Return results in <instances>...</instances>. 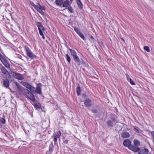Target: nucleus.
<instances>
[{
    "label": "nucleus",
    "instance_id": "4c0bfd02",
    "mask_svg": "<svg viewBox=\"0 0 154 154\" xmlns=\"http://www.w3.org/2000/svg\"><path fill=\"white\" fill-rule=\"evenodd\" d=\"M151 133L153 139L154 140L153 142H154V131H152Z\"/></svg>",
    "mask_w": 154,
    "mask_h": 154
},
{
    "label": "nucleus",
    "instance_id": "f03ea898",
    "mask_svg": "<svg viewBox=\"0 0 154 154\" xmlns=\"http://www.w3.org/2000/svg\"><path fill=\"white\" fill-rule=\"evenodd\" d=\"M24 49L27 56L30 58L33 59L36 58V56L32 52L28 46H24Z\"/></svg>",
    "mask_w": 154,
    "mask_h": 154
},
{
    "label": "nucleus",
    "instance_id": "c756f323",
    "mask_svg": "<svg viewBox=\"0 0 154 154\" xmlns=\"http://www.w3.org/2000/svg\"><path fill=\"white\" fill-rule=\"evenodd\" d=\"M143 48L144 50H146L147 52H150V49L149 47L147 46H145Z\"/></svg>",
    "mask_w": 154,
    "mask_h": 154
},
{
    "label": "nucleus",
    "instance_id": "4468645a",
    "mask_svg": "<svg viewBox=\"0 0 154 154\" xmlns=\"http://www.w3.org/2000/svg\"><path fill=\"white\" fill-rule=\"evenodd\" d=\"M1 70L2 72L4 75H5L6 76L7 75H8L10 77L11 76L10 74L9 73L5 67H2L1 68Z\"/></svg>",
    "mask_w": 154,
    "mask_h": 154
},
{
    "label": "nucleus",
    "instance_id": "e433bc0d",
    "mask_svg": "<svg viewBox=\"0 0 154 154\" xmlns=\"http://www.w3.org/2000/svg\"><path fill=\"white\" fill-rule=\"evenodd\" d=\"M69 140H63V143H66L67 144L68 143Z\"/></svg>",
    "mask_w": 154,
    "mask_h": 154
},
{
    "label": "nucleus",
    "instance_id": "9b49d317",
    "mask_svg": "<svg viewBox=\"0 0 154 154\" xmlns=\"http://www.w3.org/2000/svg\"><path fill=\"white\" fill-rule=\"evenodd\" d=\"M41 84L39 83L37 85L35 92L37 94H41L42 93L41 91Z\"/></svg>",
    "mask_w": 154,
    "mask_h": 154
},
{
    "label": "nucleus",
    "instance_id": "a19ab883",
    "mask_svg": "<svg viewBox=\"0 0 154 154\" xmlns=\"http://www.w3.org/2000/svg\"><path fill=\"white\" fill-rule=\"evenodd\" d=\"M121 40L123 41V42H125V40H124L123 38H121Z\"/></svg>",
    "mask_w": 154,
    "mask_h": 154
},
{
    "label": "nucleus",
    "instance_id": "5701e85b",
    "mask_svg": "<svg viewBox=\"0 0 154 154\" xmlns=\"http://www.w3.org/2000/svg\"><path fill=\"white\" fill-rule=\"evenodd\" d=\"M107 125L109 127H112L113 126V123L111 120H109L107 122Z\"/></svg>",
    "mask_w": 154,
    "mask_h": 154
},
{
    "label": "nucleus",
    "instance_id": "1a4fd4ad",
    "mask_svg": "<svg viewBox=\"0 0 154 154\" xmlns=\"http://www.w3.org/2000/svg\"><path fill=\"white\" fill-rule=\"evenodd\" d=\"M91 102V100L90 99L88 98L86 99L85 100L84 102V103L86 107H87L88 108H89L92 105Z\"/></svg>",
    "mask_w": 154,
    "mask_h": 154
},
{
    "label": "nucleus",
    "instance_id": "6ab92c4d",
    "mask_svg": "<svg viewBox=\"0 0 154 154\" xmlns=\"http://www.w3.org/2000/svg\"><path fill=\"white\" fill-rule=\"evenodd\" d=\"M63 1V0H56L55 3L57 6L60 7L62 5Z\"/></svg>",
    "mask_w": 154,
    "mask_h": 154
},
{
    "label": "nucleus",
    "instance_id": "79ce46f5",
    "mask_svg": "<svg viewBox=\"0 0 154 154\" xmlns=\"http://www.w3.org/2000/svg\"><path fill=\"white\" fill-rule=\"evenodd\" d=\"M70 1L72 2V0H70Z\"/></svg>",
    "mask_w": 154,
    "mask_h": 154
},
{
    "label": "nucleus",
    "instance_id": "7ed1b4c3",
    "mask_svg": "<svg viewBox=\"0 0 154 154\" xmlns=\"http://www.w3.org/2000/svg\"><path fill=\"white\" fill-rule=\"evenodd\" d=\"M36 25L38 27L40 35L42 36V38L44 39L45 38L43 32H44L45 28L43 26L41 22H37Z\"/></svg>",
    "mask_w": 154,
    "mask_h": 154
},
{
    "label": "nucleus",
    "instance_id": "2eb2a0df",
    "mask_svg": "<svg viewBox=\"0 0 154 154\" xmlns=\"http://www.w3.org/2000/svg\"><path fill=\"white\" fill-rule=\"evenodd\" d=\"M121 137L123 138H128L130 137V135L128 132H123L121 134Z\"/></svg>",
    "mask_w": 154,
    "mask_h": 154
},
{
    "label": "nucleus",
    "instance_id": "423d86ee",
    "mask_svg": "<svg viewBox=\"0 0 154 154\" xmlns=\"http://www.w3.org/2000/svg\"><path fill=\"white\" fill-rule=\"evenodd\" d=\"M21 84L26 88L30 90L31 91H35V88L32 86L29 83L24 82H21Z\"/></svg>",
    "mask_w": 154,
    "mask_h": 154
},
{
    "label": "nucleus",
    "instance_id": "f8f14e48",
    "mask_svg": "<svg viewBox=\"0 0 154 154\" xmlns=\"http://www.w3.org/2000/svg\"><path fill=\"white\" fill-rule=\"evenodd\" d=\"M3 86L6 88H9L10 85V82L7 79H5L2 82Z\"/></svg>",
    "mask_w": 154,
    "mask_h": 154
},
{
    "label": "nucleus",
    "instance_id": "412c9836",
    "mask_svg": "<svg viewBox=\"0 0 154 154\" xmlns=\"http://www.w3.org/2000/svg\"><path fill=\"white\" fill-rule=\"evenodd\" d=\"M149 150L147 148H145L140 151V154H151L150 153L148 154Z\"/></svg>",
    "mask_w": 154,
    "mask_h": 154
},
{
    "label": "nucleus",
    "instance_id": "4be33fe9",
    "mask_svg": "<svg viewBox=\"0 0 154 154\" xmlns=\"http://www.w3.org/2000/svg\"><path fill=\"white\" fill-rule=\"evenodd\" d=\"M76 91L78 96L80 95L82 90L81 87L79 86L77 87Z\"/></svg>",
    "mask_w": 154,
    "mask_h": 154
},
{
    "label": "nucleus",
    "instance_id": "72a5a7b5",
    "mask_svg": "<svg viewBox=\"0 0 154 154\" xmlns=\"http://www.w3.org/2000/svg\"><path fill=\"white\" fill-rule=\"evenodd\" d=\"M30 3L31 4V5L33 6L34 8L35 9V8H36V5H35L33 2H31V1H30Z\"/></svg>",
    "mask_w": 154,
    "mask_h": 154
},
{
    "label": "nucleus",
    "instance_id": "ddd939ff",
    "mask_svg": "<svg viewBox=\"0 0 154 154\" xmlns=\"http://www.w3.org/2000/svg\"><path fill=\"white\" fill-rule=\"evenodd\" d=\"M123 144L125 147H127L128 148L131 145V143L130 140L127 139L123 141Z\"/></svg>",
    "mask_w": 154,
    "mask_h": 154
},
{
    "label": "nucleus",
    "instance_id": "dca6fc26",
    "mask_svg": "<svg viewBox=\"0 0 154 154\" xmlns=\"http://www.w3.org/2000/svg\"><path fill=\"white\" fill-rule=\"evenodd\" d=\"M73 57L75 62L77 63V65L79 66L80 65V60L78 56L77 55Z\"/></svg>",
    "mask_w": 154,
    "mask_h": 154
},
{
    "label": "nucleus",
    "instance_id": "b1692460",
    "mask_svg": "<svg viewBox=\"0 0 154 154\" xmlns=\"http://www.w3.org/2000/svg\"><path fill=\"white\" fill-rule=\"evenodd\" d=\"M34 106L36 109L40 108L41 106L40 104L38 102L34 103Z\"/></svg>",
    "mask_w": 154,
    "mask_h": 154
},
{
    "label": "nucleus",
    "instance_id": "39448f33",
    "mask_svg": "<svg viewBox=\"0 0 154 154\" xmlns=\"http://www.w3.org/2000/svg\"><path fill=\"white\" fill-rule=\"evenodd\" d=\"M11 74L12 76L17 79L22 80L24 78L23 75L21 74L16 72L14 71H11Z\"/></svg>",
    "mask_w": 154,
    "mask_h": 154
},
{
    "label": "nucleus",
    "instance_id": "f704fd0d",
    "mask_svg": "<svg viewBox=\"0 0 154 154\" xmlns=\"http://www.w3.org/2000/svg\"><path fill=\"white\" fill-rule=\"evenodd\" d=\"M117 118V117L116 116H115V117H112V118L111 119V120H112V121L114 122H115V121H116V118Z\"/></svg>",
    "mask_w": 154,
    "mask_h": 154
},
{
    "label": "nucleus",
    "instance_id": "9d476101",
    "mask_svg": "<svg viewBox=\"0 0 154 154\" xmlns=\"http://www.w3.org/2000/svg\"><path fill=\"white\" fill-rule=\"evenodd\" d=\"M128 149L135 152H137L139 151L140 150V148L137 146H134L133 145H131L128 148Z\"/></svg>",
    "mask_w": 154,
    "mask_h": 154
},
{
    "label": "nucleus",
    "instance_id": "aec40b11",
    "mask_svg": "<svg viewBox=\"0 0 154 154\" xmlns=\"http://www.w3.org/2000/svg\"><path fill=\"white\" fill-rule=\"evenodd\" d=\"M76 2L79 8L80 9H82L83 8V5L81 2V0H76Z\"/></svg>",
    "mask_w": 154,
    "mask_h": 154
},
{
    "label": "nucleus",
    "instance_id": "a211bd4d",
    "mask_svg": "<svg viewBox=\"0 0 154 154\" xmlns=\"http://www.w3.org/2000/svg\"><path fill=\"white\" fill-rule=\"evenodd\" d=\"M54 146L53 145V143H51V144H50L49 145V150L48 151V154H51L53 152V149Z\"/></svg>",
    "mask_w": 154,
    "mask_h": 154
},
{
    "label": "nucleus",
    "instance_id": "2f4dec72",
    "mask_svg": "<svg viewBox=\"0 0 154 154\" xmlns=\"http://www.w3.org/2000/svg\"><path fill=\"white\" fill-rule=\"evenodd\" d=\"M0 121L3 124L5 123V120L4 118H1L0 119Z\"/></svg>",
    "mask_w": 154,
    "mask_h": 154
},
{
    "label": "nucleus",
    "instance_id": "a878e982",
    "mask_svg": "<svg viewBox=\"0 0 154 154\" xmlns=\"http://www.w3.org/2000/svg\"><path fill=\"white\" fill-rule=\"evenodd\" d=\"M71 55L73 57L77 55V53L74 50H72L71 49H69Z\"/></svg>",
    "mask_w": 154,
    "mask_h": 154
},
{
    "label": "nucleus",
    "instance_id": "f257e3e1",
    "mask_svg": "<svg viewBox=\"0 0 154 154\" xmlns=\"http://www.w3.org/2000/svg\"><path fill=\"white\" fill-rule=\"evenodd\" d=\"M23 93L25 96L33 102H35V99L33 94L29 90L25 89H23Z\"/></svg>",
    "mask_w": 154,
    "mask_h": 154
},
{
    "label": "nucleus",
    "instance_id": "c9c22d12",
    "mask_svg": "<svg viewBox=\"0 0 154 154\" xmlns=\"http://www.w3.org/2000/svg\"><path fill=\"white\" fill-rule=\"evenodd\" d=\"M92 112L94 113H96L97 112V111L96 109H94L92 110Z\"/></svg>",
    "mask_w": 154,
    "mask_h": 154
},
{
    "label": "nucleus",
    "instance_id": "58836bf2",
    "mask_svg": "<svg viewBox=\"0 0 154 154\" xmlns=\"http://www.w3.org/2000/svg\"><path fill=\"white\" fill-rule=\"evenodd\" d=\"M137 128H138V129H137L136 128H134V129H136V130H137V132H139V130H138V129H139V128H138V127H137Z\"/></svg>",
    "mask_w": 154,
    "mask_h": 154
},
{
    "label": "nucleus",
    "instance_id": "cd10ccee",
    "mask_svg": "<svg viewBox=\"0 0 154 154\" xmlns=\"http://www.w3.org/2000/svg\"><path fill=\"white\" fill-rule=\"evenodd\" d=\"M67 9L71 13H72L74 12V9L72 8L71 6H69L67 8Z\"/></svg>",
    "mask_w": 154,
    "mask_h": 154
},
{
    "label": "nucleus",
    "instance_id": "393cba45",
    "mask_svg": "<svg viewBox=\"0 0 154 154\" xmlns=\"http://www.w3.org/2000/svg\"><path fill=\"white\" fill-rule=\"evenodd\" d=\"M134 144L135 146L137 147L140 145V143L138 140H135L134 141Z\"/></svg>",
    "mask_w": 154,
    "mask_h": 154
},
{
    "label": "nucleus",
    "instance_id": "c85d7f7f",
    "mask_svg": "<svg viewBox=\"0 0 154 154\" xmlns=\"http://www.w3.org/2000/svg\"><path fill=\"white\" fill-rule=\"evenodd\" d=\"M80 36V37L82 39H83V40H85V37L84 36V35L81 32L79 33V34H78Z\"/></svg>",
    "mask_w": 154,
    "mask_h": 154
},
{
    "label": "nucleus",
    "instance_id": "ea45409f",
    "mask_svg": "<svg viewBox=\"0 0 154 154\" xmlns=\"http://www.w3.org/2000/svg\"><path fill=\"white\" fill-rule=\"evenodd\" d=\"M90 38H91V39H94V38L92 36H91Z\"/></svg>",
    "mask_w": 154,
    "mask_h": 154
},
{
    "label": "nucleus",
    "instance_id": "473e14b6",
    "mask_svg": "<svg viewBox=\"0 0 154 154\" xmlns=\"http://www.w3.org/2000/svg\"><path fill=\"white\" fill-rule=\"evenodd\" d=\"M130 84L132 85H135V84L134 81L131 79H130Z\"/></svg>",
    "mask_w": 154,
    "mask_h": 154
},
{
    "label": "nucleus",
    "instance_id": "7c9ffc66",
    "mask_svg": "<svg viewBox=\"0 0 154 154\" xmlns=\"http://www.w3.org/2000/svg\"><path fill=\"white\" fill-rule=\"evenodd\" d=\"M75 31L78 34L79 33L81 32L79 30L78 28L75 27L74 28Z\"/></svg>",
    "mask_w": 154,
    "mask_h": 154
},
{
    "label": "nucleus",
    "instance_id": "20e7f679",
    "mask_svg": "<svg viewBox=\"0 0 154 154\" xmlns=\"http://www.w3.org/2000/svg\"><path fill=\"white\" fill-rule=\"evenodd\" d=\"M0 60L5 67L7 68H10V65L8 62V61L6 58L0 53Z\"/></svg>",
    "mask_w": 154,
    "mask_h": 154
},
{
    "label": "nucleus",
    "instance_id": "6e6552de",
    "mask_svg": "<svg viewBox=\"0 0 154 154\" xmlns=\"http://www.w3.org/2000/svg\"><path fill=\"white\" fill-rule=\"evenodd\" d=\"M35 9L41 14H44L43 10L45 11V7L44 5L42 6L39 4L38 3L36 7L35 8Z\"/></svg>",
    "mask_w": 154,
    "mask_h": 154
},
{
    "label": "nucleus",
    "instance_id": "bb28decb",
    "mask_svg": "<svg viewBox=\"0 0 154 154\" xmlns=\"http://www.w3.org/2000/svg\"><path fill=\"white\" fill-rule=\"evenodd\" d=\"M65 57L66 59V60L69 63H70L71 61V59L69 54H66L65 56Z\"/></svg>",
    "mask_w": 154,
    "mask_h": 154
},
{
    "label": "nucleus",
    "instance_id": "0eeeda50",
    "mask_svg": "<svg viewBox=\"0 0 154 154\" xmlns=\"http://www.w3.org/2000/svg\"><path fill=\"white\" fill-rule=\"evenodd\" d=\"M61 133L60 131L59 130L55 132L53 134V137H54V141L55 144L57 143V139L59 138L61 136Z\"/></svg>",
    "mask_w": 154,
    "mask_h": 154
},
{
    "label": "nucleus",
    "instance_id": "f3484780",
    "mask_svg": "<svg viewBox=\"0 0 154 154\" xmlns=\"http://www.w3.org/2000/svg\"><path fill=\"white\" fill-rule=\"evenodd\" d=\"M71 3L72 2H70L68 0L63 1L62 4L63 6L64 7H68L69 5L71 4Z\"/></svg>",
    "mask_w": 154,
    "mask_h": 154
}]
</instances>
